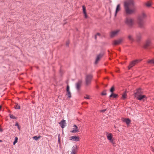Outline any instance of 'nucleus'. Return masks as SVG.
Masks as SVG:
<instances>
[{
  "mask_svg": "<svg viewBox=\"0 0 154 154\" xmlns=\"http://www.w3.org/2000/svg\"><path fill=\"white\" fill-rule=\"evenodd\" d=\"M124 10L127 14H131L137 11L136 7L135 6L133 0H128L124 3Z\"/></svg>",
  "mask_w": 154,
  "mask_h": 154,
  "instance_id": "1",
  "label": "nucleus"
},
{
  "mask_svg": "<svg viewBox=\"0 0 154 154\" xmlns=\"http://www.w3.org/2000/svg\"><path fill=\"white\" fill-rule=\"evenodd\" d=\"M146 14L143 13L142 14L139 16L138 18V23L140 27H142L143 26L144 22V19L146 18Z\"/></svg>",
  "mask_w": 154,
  "mask_h": 154,
  "instance_id": "2",
  "label": "nucleus"
},
{
  "mask_svg": "<svg viewBox=\"0 0 154 154\" xmlns=\"http://www.w3.org/2000/svg\"><path fill=\"white\" fill-rule=\"evenodd\" d=\"M93 76L91 74L87 75L85 79L86 85L88 86L91 84Z\"/></svg>",
  "mask_w": 154,
  "mask_h": 154,
  "instance_id": "3",
  "label": "nucleus"
},
{
  "mask_svg": "<svg viewBox=\"0 0 154 154\" xmlns=\"http://www.w3.org/2000/svg\"><path fill=\"white\" fill-rule=\"evenodd\" d=\"M125 22L128 26L131 27L133 24L134 20L130 17H126L125 20Z\"/></svg>",
  "mask_w": 154,
  "mask_h": 154,
  "instance_id": "4",
  "label": "nucleus"
},
{
  "mask_svg": "<svg viewBox=\"0 0 154 154\" xmlns=\"http://www.w3.org/2000/svg\"><path fill=\"white\" fill-rule=\"evenodd\" d=\"M142 60H136L132 61L130 63L129 66H128V69H130L131 68L135 66L136 64L140 62Z\"/></svg>",
  "mask_w": 154,
  "mask_h": 154,
  "instance_id": "5",
  "label": "nucleus"
},
{
  "mask_svg": "<svg viewBox=\"0 0 154 154\" xmlns=\"http://www.w3.org/2000/svg\"><path fill=\"white\" fill-rule=\"evenodd\" d=\"M106 135L107 136V139L112 144L114 143L113 140L112 139L113 135L111 133H109L108 132H106Z\"/></svg>",
  "mask_w": 154,
  "mask_h": 154,
  "instance_id": "6",
  "label": "nucleus"
},
{
  "mask_svg": "<svg viewBox=\"0 0 154 154\" xmlns=\"http://www.w3.org/2000/svg\"><path fill=\"white\" fill-rule=\"evenodd\" d=\"M138 100H144L146 99L147 97L146 95H137V96L135 97Z\"/></svg>",
  "mask_w": 154,
  "mask_h": 154,
  "instance_id": "7",
  "label": "nucleus"
},
{
  "mask_svg": "<svg viewBox=\"0 0 154 154\" xmlns=\"http://www.w3.org/2000/svg\"><path fill=\"white\" fill-rule=\"evenodd\" d=\"M119 32V30H117L115 31L111 32L110 34V37L111 38H113L118 35Z\"/></svg>",
  "mask_w": 154,
  "mask_h": 154,
  "instance_id": "8",
  "label": "nucleus"
},
{
  "mask_svg": "<svg viewBox=\"0 0 154 154\" xmlns=\"http://www.w3.org/2000/svg\"><path fill=\"white\" fill-rule=\"evenodd\" d=\"M122 42V39H116L113 41V44L115 45H119Z\"/></svg>",
  "mask_w": 154,
  "mask_h": 154,
  "instance_id": "9",
  "label": "nucleus"
},
{
  "mask_svg": "<svg viewBox=\"0 0 154 154\" xmlns=\"http://www.w3.org/2000/svg\"><path fill=\"white\" fill-rule=\"evenodd\" d=\"M143 91H142L140 88H139L137 89L136 92L134 93V96H136L137 95L143 94Z\"/></svg>",
  "mask_w": 154,
  "mask_h": 154,
  "instance_id": "10",
  "label": "nucleus"
},
{
  "mask_svg": "<svg viewBox=\"0 0 154 154\" xmlns=\"http://www.w3.org/2000/svg\"><path fill=\"white\" fill-rule=\"evenodd\" d=\"M103 54H104L103 53L97 55L95 61V64H97L98 63L100 59L102 57Z\"/></svg>",
  "mask_w": 154,
  "mask_h": 154,
  "instance_id": "11",
  "label": "nucleus"
},
{
  "mask_svg": "<svg viewBox=\"0 0 154 154\" xmlns=\"http://www.w3.org/2000/svg\"><path fill=\"white\" fill-rule=\"evenodd\" d=\"M77 151V146L76 145L73 146L72 149L71 154H76Z\"/></svg>",
  "mask_w": 154,
  "mask_h": 154,
  "instance_id": "12",
  "label": "nucleus"
},
{
  "mask_svg": "<svg viewBox=\"0 0 154 154\" xmlns=\"http://www.w3.org/2000/svg\"><path fill=\"white\" fill-rule=\"evenodd\" d=\"M69 139L71 140L78 141H79V137L75 136H72L70 137Z\"/></svg>",
  "mask_w": 154,
  "mask_h": 154,
  "instance_id": "13",
  "label": "nucleus"
},
{
  "mask_svg": "<svg viewBox=\"0 0 154 154\" xmlns=\"http://www.w3.org/2000/svg\"><path fill=\"white\" fill-rule=\"evenodd\" d=\"M72 129V131H71L72 133H75L79 131L78 127L76 125H74Z\"/></svg>",
  "mask_w": 154,
  "mask_h": 154,
  "instance_id": "14",
  "label": "nucleus"
},
{
  "mask_svg": "<svg viewBox=\"0 0 154 154\" xmlns=\"http://www.w3.org/2000/svg\"><path fill=\"white\" fill-rule=\"evenodd\" d=\"M82 83L81 80H79L76 84V88L78 90H79L81 87Z\"/></svg>",
  "mask_w": 154,
  "mask_h": 154,
  "instance_id": "15",
  "label": "nucleus"
},
{
  "mask_svg": "<svg viewBox=\"0 0 154 154\" xmlns=\"http://www.w3.org/2000/svg\"><path fill=\"white\" fill-rule=\"evenodd\" d=\"M59 124L60 125L61 127L62 128H64L66 123L65 122V120L63 119L59 123Z\"/></svg>",
  "mask_w": 154,
  "mask_h": 154,
  "instance_id": "16",
  "label": "nucleus"
},
{
  "mask_svg": "<svg viewBox=\"0 0 154 154\" xmlns=\"http://www.w3.org/2000/svg\"><path fill=\"white\" fill-rule=\"evenodd\" d=\"M82 7L83 8V13L84 14L85 17L86 18L88 17V16L87 14L86 8L84 5H83Z\"/></svg>",
  "mask_w": 154,
  "mask_h": 154,
  "instance_id": "17",
  "label": "nucleus"
},
{
  "mask_svg": "<svg viewBox=\"0 0 154 154\" xmlns=\"http://www.w3.org/2000/svg\"><path fill=\"white\" fill-rule=\"evenodd\" d=\"M150 42L149 40L147 41L144 45V48H146L148 46L150 45Z\"/></svg>",
  "mask_w": 154,
  "mask_h": 154,
  "instance_id": "18",
  "label": "nucleus"
},
{
  "mask_svg": "<svg viewBox=\"0 0 154 154\" xmlns=\"http://www.w3.org/2000/svg\"><path fill=\"white\" fill-rule=\"evenodd\" d=\"M120 4H118L116 7L115 13V16H116L117 13L120 10Z\"/></svg>",
  "mask_w": 154,
  "mask_h": 154,
  "instance_id": "19",
  "label": "nucleus"
},
{
  "mask_svg": "<svg viewBox=\"0 0 154 154\" xmlns=\"http://www.w3.org/2000/svg\"><path fill=\"white\" fill-rule=\"evenodd\" d=\"M123 121L125 122L127 125H129L131 122V120L128 118L124 119Z\"/></svg>",
  "mask_w": 154,
  "mask_h": 154,
  "instance_id": "20",
  "label": "nucleus"
},
{
  "mask_svg": "<svg viewBox=\"0 0 154 154\" xmlns=\"http://www.w3.org/2000/svg\"><path fill=\"white\" fill-rule=\"evenodd\" d=\"M118 94L113 93H112L109 96L110 97L116 98L118 97Z\"/></svg>",
  "mask_w": 154,
  "mask_h": 154,
  "instance_id": "21",
  "label": "nucleus"
},
{
  "mask_svg": "<svg viewBox=\"0 0 154 154\" xmlns=\"http://www.w3.org/2000/svg\"><path fill=\"white\" fill-rule=\"evenodd\" d=\"M127 94L126 92H125L122 95V98L123 99H125L126 97Z\"/></svg>",
  "mask_w": 154,
  "mask_h": 154,
  "instance_id": "22",
  "label": "nucleus"
},
{
  "mask_svg": "<svg viewBox=\"0 0 154 154\" xmlns=\"http://www.w3.org/2000/svg\"><path fill=\"white\" fill-rule=\"evenodd\" d=\"M147 63L149 64H154V59H152L151 60H149L147 61Z\"/></svg>",
  "mask_w": 154,
  "mask_h": 154,
  "instance_id": "23",
  "label": "nucleus"
},
{
  "mask_svg": "<svg viewBox=\"0 0 154 154\" xmlns=\"http://www.w3.org/2000/svg\"><path fill=\"white\" fill-rule=\"evenodd\" d=\"M15 108L16 109H20V106L18 103H17L15 106Z\"/></svg>",
  "mask_w": 154,
  "mask_h": 154,
  "instance_id": "24",
  "label": "nucleus"
},
{
  "mask_svg": "<svg viewBox=\"0 0 154 154\" xmlns=\"http://www.w3.org/2000/svg\"><path fill=\"white\" fill-rule=\"evenodd\" d=\"M67 95L69 98H70L71 97V93L70 91L67 92Z\"/></svg>",
  "mask_w": 154,
  "mask_h": 154,
  "instance_id": "25",
  "label": "nucleus"
},
{
  "mask_svg": "<svg viewBox=\"0 0 154 154\" xmlns=\"http://www.w3.org/2000/svg\"><path fill=\"white\" fill-rule=\"evenodd\" d=\"M40 137V136L37 137V136H35L33 137V139L36 140H38Z\"/></svg>",
  "mask_w": 154,
  "mask_h": 154,
  "instance_id": "26",
  "label": "nucleus"
},
{
  "mask_svg": "<svg viewBox=\"0 0 154 154\" xmlns=\"http://www.w3.org/2000/svg\"><path fill=\"white\" fill-rule=\"evenodd\" d=\"M17 140H18V138L17 137H15V140L14 141V142H13V144L14 145L17 142Z\"/></svg>",
  "mask_w": 154,
  "mask_h": 154,
  "instance_id": "27",
  "label": "nucleus"
},
{
  "mask_svg": "<svg viewBox=\"0 0 154 154\" xmlns=\"http://www.w3.org/2000/svg\"><path fill=\"white\" fill-rule=\"evenodd\" d=\"M137 38H142V35L140 33H138V35H137Z\"/></svg>",
  "mask_w": 154,
  "mask_h": 154,
  "instance_id": "28",
  "label": "nucleus"
},
{
  "mask_svg": "<svg viewBox=\"0 0 154 154\" xmlns=\"http://www.w3.org/2000/svg\"><path fill=\"white\" fill-rule=\"evenodd\" d=\"M101 94L102 95H106V90H104L102 92Z\"/></svg>",
  "mask_w": 154,
  "mask_h": 154,
  "instance_id": "29",
  "label": "nucleus"
},
{
  "mask_svg": "<svg viewBox=\"0 0 154 154\" xmlns=\"http://www.w3.org/2000/svg\"><path fill=\"white\" fill-rule=\"evenodd\" d=\"M114 91V86H112L110 89V91L112 93H113V91Z\"/></svg>",
  "mask_w": 154,
  "mask_h": 154,
  "instance_id": "30",
  "label": "nucleus"
},
{
  "mask_svg": "<svg viewBox=\"0 0 154 154\" xmlns=\"http://www.w3.org/2000/svg\"><path fill=\"white\" fill-rule=\"evenodd\" d=\"M146 5L147 7H150L151 5V4L149 2H148L146 3Z\"/></svg>",
  "mask_w": 154,
  "mask_h": 154,
  "instance_id": "31",
  "label": "nucleus"
},
{
  "mask_svg": "<svg viewBox=\"0 0 154 154\" xmlns=\"http://www.w3.org/2000/svg\"><path fill=\"white\" fill-rule=\"evenodd\" d=\"M10 118L12 119H16V117L10 114Z\"/></svg>",
  "mask_w": 154,
  "mask_h": 154,
  "instance_id": "32",
  "label": "nucleus"
},
{
  "mask_svg": "<svg viewBox=\"0 0 154 154\" xmlns=\"http://www.w3.org/2000/svg\"><path fill=\"white\" fill-rule=\"evenodd\" d=\"M100 33H97L96 35H95L94 36V38H97V36H100Z\"/></svg>",
  "mask_w": 154,
  "mask_h": 154,
  "instance_id": "33",
  "label": "nucleus"
},
{
  "mask_svg": "<svg viewBox=\"0 0 154 154\" xmlns=\"http://www.w3.org/2000/svg\"><path fill=\"white\" fill-rule=\"evenodd\" d=\"M84 97L85 99H90L89 96L88 95H86Z\"/></svg>",
  "mask_w": 154,
  "mask_h": 154,
  "instance_id": "34",
  "label": "nucleus"
},
{
  "mask_svg": "<svg viewBox=\"0 0 154 154\" xmlns=\"http://www.w3.org/2000/svg\"><path fill=\"white\" fill-rule=\"evenodd\" d=\"M60 135L59 134L58 135V142L59 143H60Z\"/></svg>",
  "mask_w": 154,
  "mask_h": 154,
  "instance_id": "35",
  "label": "nucleus"
},
{
  "mask_svg": "<svg viewBox=\"0 0 154 154\" xmlns=\"http://www.w3.org/2000/svg\"><path fill=\"white\" fill-rule=\"evenodd\" d=\"M69 40H68L66 43V45L67 46H68L69 45Z\"/></svg>",
  "mask_w": 154,
  "mask_h": 154,
  "instance_id": "36",
  "label": "nucleus"
},
{
  "mask_svg": "<svg viewBox=\"0 0 154 154\" xmlns=\"http://www.w3.org/2000/svg\"><path fill=\"white\" fill-rule=\"evenodd\" d=\"M69 91V87L68 85H67L66 87V91Z\"/></svg>",
  "mask_w": 154,
  "mask_h": 154,
  "instance_id": "37",
  "label": "nucleus"
},
{
  "mask_svg": "<svg viewBox=\"0 0 154 154\" xmlns=\"http://www.w3.org/2000/svg\"><path fill=\"white\" fill-rule=\"evenodd\" d=\"M132 36L131 35H129L128 36V38H131Z\"/></svg>",
  "mask_w": 154,
  "mask_h": 154,
  "instance_id": "38",
  "label": "nucleus"
},
{
  "mask_svg": "<svg viewBox=\"0 0 154 154\" xmlns=\"http://www.w3.org/2000/svg\"><path fill=\"white\" fill-rule=\"evenodd\" d=\"M18 125H19L18 124V123L17 122H16V124H15V126H18Z\"/></svg>",
  "mask_w": 154,
  "mask_h": 154,
  "instance_id": "39",
  "label": "nucleus"
},
{
  "mask_svg": "<svg viewBox=\"0 0 154 154\" xmlns=\"http://www.w3.org/2000/svg\"><path fill=\"white\" fill-rule=\"evenodd\" d=\"M106 109H104V110H102L101 111L103 112H104L106 111Z\"/></svg>",
  "mask_w": 154,
  "mask_h": 154,
  "instance_id": "40",
  "label": "nucleus"
},
{
  "mask_svg": "<svg viewBox=\"0 0 154 154\" xmlns=\"http://www.w3.org/2000/svg\"><path fill=\"white\" fill-rule=\"evenodd\" d=\"M17 127H18V129H19V130H20V126H19V125H18V126H17Z\"/></svg>",
  "mask_w": 154,
  "mask_h": 154,
  "instance_id": "41",
  "label": "nucleus"
},
{
  "mask_svg": "<svg viewBox=\"0 0 154 154\" xmlns=\"http://www.w3.org/2000/svg\"><path fill=\"white\" fill-rule=\"evenodd\" d=\"M2 131V129H1V128H0V131Z\"/></svg>",
  "mask_w": 154,
  "mask_h": 154,
  "instance_id": "42",
  "label": "nucleus"
},
{
  "mask_svg": "<svg viewBox=\"0 0 154 154\" xmlns=\"http://www.w3.org/2000/svg\"><path fill=\"white\" fill-rule=\"evenodd\" d=\"M2 141L1 140H0V142H2Z\"/></svg>",
  "mask_w": 154,
  "mask_h": 154,
  "instance_id": "43",
  "label": "nucleus"
},
{
  "mask_svg": "<svg viewBox=\"0 0 154 154\" xmlns=\"http://www.w3.org/2000/svg\"><path fill=\"white\" fill-rule=\"evenodd\" d=\"M1 106L0 105V109H1Z\"/></svg>",
  "mask_w": 154,
  "mask_h": 154,
  "instance_id": "44",
  "label": "nucleus"
},
{
  "mask_svg": "<svg viewBox=\"0 0 154 154\" xmlns=\"http://www.w3.org/2000/svg\"><path fill=\"white\" fill-rule=\"evenodd\" d=\"M66 24V23H64V24Z\"/></svg>",
  "mask_w": 154,
  "mask_h": 154,
  "instance_id": "45",
  "label": "nucleus"
}]
</instances>
